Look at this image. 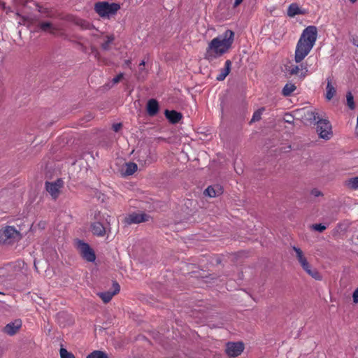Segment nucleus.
<instances>
[{
  "instance_id": "nucleus-1",
  "label": "nucleus",
  "mask_w": 358,
  "mask_h": 358,
  "mask_svg": "<svg viewBox=\"0 0 358 358\" xmlns=\"http://www.w3.org/2000/svg\"><path fill=\"white\" fill-rule=\"evenodd\" d=\"M234 40V32L227 29L222 34L214 38L206 48L204 58L213 62L228 52Z\"/></svg>"
},
{
  "instance_id": "nucleus-2",
  "label": "nucleus",
  "mask_w": 358,
  "mask_h": 358,
  "mask_svg": "<svg viewBox=\"0 0 358 358\" xmlns=\"http://www.w3.org/2000/svg\"><path fill=\"white\" fill-rule=\"evenodd\" d=\"M317 35V28L314 25L308 26L303 30L296 45L294 52L296 63L301 62L310 52L316 43Z\"/></svg>"
},
{
  "instance_id": "nucleus-3",
  "label": "nucleus",
  "mask_w": 358,
  "mask_h": 358,
  "mask_svg": "<svg viewBox=\"0 0 358 358\" xmlns=\"http://www.w3.org/2000/svg\"><path fill=\"white\" fill-rule=\"evenodd\" d=\"M21 238V233L14 226L5 225L0 228V245H12Z\"/></svg>"
},
{
  "instance_id": "nucleus-4",
  "label": "nucleus",
  "mask_w": 358,
  "mask_h": 358,
  "mask_svg": "<svg viewBox=\"0 0 358 358\" xmlns=\"http://www.w3.org/2000/svg\"><path fill=\"white\" fill-rule=\"evenodd\" d=\"M310 120L316 122L317 132L321 138L329 140L332 137V127L328 120L321 118L317 112L310 113Z\"/></svg>"
},
{
  "instance_id": "nucleus-5",
  "label": "nucleus",
  "mask_w": 358,
  "mask_h": 358,
  "mask_svg": "<svg viewBox=\"0 0 358 358\" xmlns=\"http://www.w3.org/2000/svg\"><path fill=\"white\" fill-rule=\"evenodd\" d=\"M120 9V5L117 3L99 1L94 4L95 12L102 18H110L115 15Z\"/></svg>"
},
{
  "instance_id": "nucleus-6",
  "label": "nucleus",
  "mask_w": 358,
  "mask_h": 358,
  "mask_svg": "<svg viewBox=\"0 0 358 358\" xmlns=\"http://www.w3.org/2000/svg\"><path fill=\"white\" fill-rule=\"evenodd\" d=\"M76 246L84 259L89 262H94L95 261V253L88 243L81 240H76Z\"/></svg>"
},
{
  "instance_id": "nucleus-7",
  "label": "nucleus",
  "mask_w": 358,
  "mask_h": 358,
  "mask_svg": "<svg viewBox=\"0 0 358 358\" xmlns=\"http://www.w3.org/2000/svg\"><path fill=\"white\" fill-rule=\"evenodd\" d=\"M22 272L20 269H16L15 266L8 265L7 267L0 271V275L3 278L5 282L9 283L17 280Z\"/></svg>"
},
{
  "instance_id": "nucleus-8",
  "label": "nucleus",
  "mask_w": 358,
  "mask_h": 358,
  "mask_svg": "<svg viewBox=\"0 0 358 358\" xmlns=\"http://www.w3.org/2000/svg\"><path fill=\"white\" fill-rule=\"evenodd\" d=\"M62 186L63 181L61 179H57L55 182H45V189L53 199H57L58 198Z\"/></svg>"
},
{
  "instance_id": "nucleus-9",
  "label": "nucleus",
  "mask_w": 358,
  "mask_h": 358,
  "mask_svg": "<svg viewBox=\"0 0 358 358\" xmlns=\"http://www.w3.org/2000/svg\"><path fill=\"white\" fill-rule=\"evenodd\" d=\"M244 350V345L242 342H228L226 344V353L229 357H237L240 355Z\"/></svg>"
},
{
  "instance_id": "nucleus-10",
  "label": "nucleus",
  "mask_w": 358,
  "mask_h": 358,
  "mask_svg": "<svg viewBox=\"0 0 358 358\" xmlns=\"http://www.w3.org/2000/svg\"><path fill=\"white\" fill-rule=\"evenodd\" d=\"M289 75H298L301 79H303L308 74V68L306 65L301 64L300 66L291 65L287 69Z\"/></svg>"
},
{
  "instance_id": "nucleus-11",
  "label": "nucleus",
  "mask_w": 358,
  "mask_h": 358,
  "mask_svg": "<svg viewBox=\"0 0 358 358\" xmlns=\"http://www.w3.org/2000/svg\"><path fill=\"white\" fill-rule=\"evenodd\" d=\"M113 291L103 292L97 294L105 303H108L112 299L113 296L117 294L120 290V285L115 281L113 282Z\"/></svg>"
},
{
  "instance_id": "nucleus-12",
  "label": "nucleus",
  "mask_w": 358,
  "mask_h": 358,
  "mask_svg": "<svg viewBox=\"0 0 358 358\" xmlns=\"http://www.w3.org/2000/svg\"><path fill=\"white\" fill-rule=\"evenodd\" d=\"M149 216L145 213H133L128 215L126 222L128 224H138L148 220Z\"/></svg>"
},
{
  "instance_id": "nucleus-13",
  "label": "nucleus",
  "mask_w": 358,
  "mask_h": 358,
  "mask_svg": "<svg viewBox=\"0 0 358 358\" xmlns=\"http://www.w3.org/2000/svg\"><path fill=\"white\" fill-rule=\"evenodd\" d=\"M308 10L301 8L296 3H292L288 6L287 14L289 17H293L297 15H306Z\"/></svg>"
},
{
  "instance_id": "nucleus-14",
  "label": "nucleus",
  "mask_w": 358,
  "mask_h": 358,
  "mask_svg": "<svg viewBox=\"0 0 358 358\" xmlns=\"http://www.w3.org/2000/svg\"><path fill=\"white\" fill-rule=\"evenodd\" d=\"M21 326L22 321L20 320H16L14 322L7 324L3 328V331L9 336H13L20 329Z\"/></svg>"
},
{
  "instance_id": "nucleus-15",
  "label": "nucleus",
  "mask_w": 358,
  "mask_h": 358,
  "mask_svg": "<svg viewBox=\"0 0 358 358\" xmlns=\"http://www.w3.org/2000/svg\"><path fill=\"white\" fill-rule=\"evenodd\" d=\"M300 265L303 269L313 278L317 280H322V276L320 273L316 269L312 268L311 266L307 260L301 263Z\"/></svg>"
},
{
  "instance_id": "nucleus-16",
  "label": "nucleus",
  "mask_w": 358,
  "mask_h": 358,
  "mask_svg": "<svg viewBox=\"0 0 358 358\" xmlns=\"http://www.w3.org/2000/svg\"><path fill=\"white\" fill-rule=\"evenodd\" d=\"M166 117L169 120V121L172 124H176L180 122L182 119V115L180 113L177 112L176 110H166L164 112Z\"/></svg>"
},
{
  "instance_id": "nucleus-17",
  "label": "nucleus",
  "mask_w": 358,
  "mask_h": 358,
  "mask_svg": "<svg viewBox=\"0 0 358 358\" xmlns=\"http://www.w3.org/2000/svg\"><path fill=\"white\" fill-rule=\"evenodd\" d=\"M93 234L98 236H103L106 232V228L100 222H95L91 225Z\"/></svg>"
},
{
  "instance_id": "nucleus-18",
  "label": "nucleus",
  "mask_w": 358,
  "mask_h": 358,
  "mask_svg": "<svg viewBox=\"0 0 358 358\" xmlns=\"http://www.w3.org/2000/svg\"><path fill=\"white\" fill-rule=\"evenodd\" d=\"M223 192L222 187L218 185L209 186L206 189L204 194L210 197H215Z\"/></svg>"
},
{
  "instance_id": "nucleus-19",
  "label": "nucleus",
  "mask_w": 358,
  "mask_h": 358,
  "mask_svg": "<svg viewBox=\"0 0 358 358\" xmlns=\"http://www.w3.org/2000/svg\"><path fill=\"white\" fill-rule=\"evenodd\" d=\"M231 68V62L228 59L224 63V67L220 70L219 74L217 76L216 80L218 81L224 80L230 73Z\"/></svg>"
},
{
  "instance_id": "nucleus-20",
  "label": "nucleus",
  "mask_w": 358,
  "mask_h": 358,
  "mask_svg": "<svg viewBox=\"0 0 358 358\" xmlns=\"http://www.w3.org/2000/svg\"><path fill=\"white\" fill-rule=\"evenodd\" d=\"M159 111V103L157 100L151 99L147 103V113L150 116H155Z\"/></svg>"
},
{
  "instance_id": "nucleus-21",
  "label": "nucleus",
  "mask_w": 358,
  "mask_h": 358,
  "mask_svg": "<svg viewBox=\"0 0 358 358\" xmlns=\"http://www.w3.org/2000/svg\"><path fill=\"white\" fill-rule=\"evenodd\" d=\"M336 88L332 85V80L330 78H327L325 98L328 101L331 100L336 94Z\"/></svg>"
},
{
  "instance_id": "nucleus-22",
  "label": "nucleus",
  "mask_w": 358,
  "mask_h": 358,
  "mask_svg": "<svg viewBox=\"0 0 358 358\" xmlns=\"http://www.w3.org/2000/svg\"><path fill=\"white\" fill-rule=\"evenodd\" d=\"M137 165L134 162L126 163L122 169V174L124 176H131L137 171Z\"/></svg>"
},
{
  "instance_id": "nucleus-23",
  "label": "nucleus",
  "mask_w": 358,
  "mask_h": 358,
  "mask_svg": "<svg viewBox=\"0 0 358 358\" xmlns=\"http://www.w3.org/2000/svg\"><path fill=\"white\" fill-rule=\"evenodd\" d=\"M38 27L41 31L51 34H55L57 31V29L49 22H42Z\"/></svg>"
},
{
  "instance_id": "nucleus-24",
  "label": "nucleus",
  "mask_w": 358,
  "mask_h": 358,
  "mask_svg": "<svg viewBox=\"0 0 358 358\" xmlns=\"http://www.w3.org/2000/svg\"><path fill=\"white\" fill-rule=\"evenodd\" d=\"M296 89V87L294 84L292 83H288L285 84L282 90V94L285 96H290Z\"/></svg>"
},
{
  "instance_id": "nucleus-25",
  "label": "nucleus",
  "mask_w": 358,
  "mask_h": 358,
  "mask_svg": "<svg viewBox=\"0 0 358 358\" xmlns=\"http://www.w3.org/2000/svg\"><path fill=\"white\" fill-rule=\"evenodd\" d=\"M292 249L296 253V257L299 262V264L305 262L307 260L306 257H305L303 251L299 248H297L296 246H293L292 247Z\"/></svg>"
},
{
  "instance_id": "nucleus-26",
  "label": "nucleus",
  "mask_w": 358,
  "mask_h": 358,
  "mask_svg": "<svg viewBox=\"0 0 358 358\" xmlns=\"http://www.w3.org/2000/svg\"><path fill=\"white\" fill-rule=\"evenodd\" d=\"M86 358H109L108 355L101 350H94L87 356Z\"/></svg>"
},
{
  "instance_id": "nucleus-27",
  "label": "nucleus",
  "mask_w": 358,
  "mask_h": 358,
  "mask_svg": "<svg viewBox=\"0 0 358 358\" xmlns=\"http://www.w3.org/2000/svg\"><path fill=\"white\" fill-rule=\"evenodd\" d=\"M265 110L264 107H262L257 110L252 115L250 123L259 121L261 120L263 112Z\"/></svg>"
},
{
  "instance_id": "nucleus-28",
  "label": "nucleus",
  "mask_w": 358,
  "mask_h": 358,
  "mask_svg": "<svg viewBox=\"0 0 358 358\" xmlns=\"http://www.w3.org/2000/svg\"><path fill=\"white\" fill-rule=\"evenodd\" d=\"M345 185H346V186H348V187H350L351 189H357L358 188V177H353V178L348 179V180H346Z\"/></svg>"
},
{
  "instance_id": "nucleus-29",
  "label": "nucleus",
  "mask_w": 358,
  "mask_h": 358,
  "mask_svg": "<svg viewBox=\"0 0 358 358\" xmlns=\"http://www.w3.org/2000/svg\"><path fill=\"white\" fill-rule=\"evenodd\" d=\"M115 38L113 35L107 36L106 41L101 44L102 49L105 50H108L109 49L110 45L113 43Z\"/></svg>"
},
{
  "instance_id": "nucleus-30",
  "label": "nucleus",
  "mask_w": 358,
  "mask_h": 358,
  "mask_svg": "<svg viewBox=\"0 0 358 358\" xmlns=\"http://www.w3.org/2000/svg\"><path fill=\"white\" fill-rule=\"evenodd\" d=\"M346 100H347V104L348 107L353 110L355 108V102H354V98L350 92H348L346 94Z\"/></svg>"
},
{
  "instance_id": "nucleus-31",
  "label": "nucleus",
  "mask_w": 358,
  "mask_h": 358,
  "mask_svg": "<svg viewBox=\"0 0 358 358\" xmlns=\"http://www.w3.org/2000/svg\"><path fill=\"white\" fill-rule=\"evenodd\" d=\"M59 355L61 358H76L73 353L69 352L64 348H60Z\"/></svg>"
},
{
  "instance_id": "nucleus-32",
  "label": "nucleus",
  "mask_w": 358,
  "mask_h": 358,
  "mask_svg": "<svg viewBox=\"0 0 358 358\" xmlns=\"http://www.w3.org/2000/svg\"><path fill=\"white\" fill-rule=\"evenodd\" d=\"M312 228L315 231L322 232L327 229V227L322 224H315L312 226Z\"/></svg>"
},
{
  "instance_id": "nucleus-33",
  "label": "nucleus",
  "mask_w": 358,
  "mask_h": 358,
  "mask_svg": "<svg viewBox=\"0 0 358 358\" xmlns=\"http://www.w3.org/2000/svg\"><path fill=\"white\" fill-rule=\"evenodd\" d=\"M123 76L124 74L122 73H119L117 76L113 78V83L114 84L117 83L123 78Z\"/></svg>"
},
{
  "instance_id": "nucleus-34",
  "label": "nucleus",
  "mask_w": 358,
  "mask_h": 358,
  "mask_svg": "<svg viewBox=\"0 0 358 358\" xmlns=\"http://www.w3.org/2000/svg\"><path fill=\"white\" fill-rule=\"evenodd\" d=\"M353 302L358 303V287L354 291L352 294Z\"/></svg>"
},
{
  "instance_id": "nucleus-35",
  "label": "nucleus",
  "mask_w": 358,
  "mask_h": 358,
  "mask_svg": "<svg viewBox=\"0 0 358 358\" xmlns=\"http://www.w3.org/2000/svg\"><path fill=\"white\" fill-rule=\"evenodd\" d=\"M121 127H122L121 123H116L113 125V129L115 132L118 131Z\"/></svg>"
},
{
  "instance_id": "nucleus-36",
  "label": "nucleus",
  "mask_w": 358,
  "mask_h": 358,
  "mask_svg": "<svg viewBox=\"0 0 358 358\" xmlns=\"http://www.w3.org/2000/svg\"><path fill=\"white\" fill-rule=\"evenodd\" d=\"M311 194L315 197H317L321 195V192L318 189H314L311 191Z\"/></svg>"
},
{
  "instance_id": "nucleus-37",
  "label": "nucleus",
  "mask_w": 358,
  "mask_h": 358,
  "mask_svg": "<svg viewBox=\"0 0 358 358\" xmlns=\"http://www.w3.org/2000/svg\"><path fill=\"white\" fill-rule=\"evenodd\" d=\"M243 0H235L234 3V7L236 8L242 3Z\"/></svg>"
},
{
  "instance_id": "nucleus-38",
  "label": "nucleus",
  "mask_w": 358,
  "mask_h": 358,
  "mask_svg": "<svg viewBox=\"0 0 358 358\" xmlns=\"http://www.w3.org/2000/svg\"><path fill=\"white\" fill-rule=\"evenodd\" d=\"M353 44H354L355 46L358 47V39H357V40H354V41H353Z\"/></svg>"
},
{
  "instance_id": "nucleus-39",
  "label": "nucleus",
  "mask_w": 358,
  "mask_h": 358,
  "mask_svg": "<svg viewBox=\"0 0 358 358\" xmlns=\"http://www.w3.org/2000/svg\"><path fill=\"white\" fill-rule=\"evenodd\" d=\"M139 66H145V61L143 60L140 64H139Z\"/></svg>"
},
{
  "instance_id": "nucleus-40",
  "label": "nucleus",
  "mask_w": 358,
  "mask_h": 358,
  "mask_svg": "<svg viewBox=\"0 0 358 358\" xmlns=\"http://www.w3.org/2000/svg\"><path fill=\"white\" fill-rule=\"evenodd\" d=\"M143 69H144V66H139V71H140V72L143 71Z\"/></svg>"
},
{
  "instance_id": "nucleus-41",
  "label": "nucleus",
  "mask_w": 358,
  "mask_h": 358,
  "mask_svg": "<svg viewBox=\"0 0 358 358\" xmlns=\"http://www.w3.org/2000/svg\"><path fill=\"white\" fill-rule=\"evenodd\" d=\"M125 64H126L127 65H129V64H131L130 60H126V61H125Z\"/></svg>"
},
{
  "instance_id": "nucleus-42",
  "label": "nucleus",
  "mask_w": 358,
  "mask_h": 358,
  "mask_svg": "<svg viewBox=\"0 0 358 358\" xmlns=\"http://www.w3.org/2000/svg\"><path fill=\"white\" fill-rule=\"evenodd\" d=\"M34 269L35 271H38V268L36 266V262H34Z\"/></svg>"
},
{
  "instance_id": "nucleus-43",
  "label": "nucleus",
  "mask_w": 358,
  "mask_h": 358,
  "mask_svg": "<svg viewBox=\"0 0 358 358\" xmlns=\"http://www.w3.org/2000/svg\"><path fill=\"white\" fill-rule=\"evenodd\" d=\"M350 3H355L357 0H349Z\"/></svg>"
},
{
  "instance_id": "nucleus-44",
  "label": "nucleus",
  "mask_w": 358,
  "mask_h": 358,
  "mask_svg": "<svg viewBox=\"0 0 358 358\" xmlns=\"http://www.w3.org/2000/svg\"><path fill=\"white\" fill-rule=\"evenodd\" d=\"M287 122H290V119H288L287 120H286Z\"/></svg>"
},
{
  "instance_id": "nucleus-45",
  "label": "nucleus",
  "mask_w": 358,
  "mask_h": 358,
  "mask_svg": "<svg viewBox=\"0 0 358 358\" xmlns=\"http://www.w3.org/2000/svg\"><path fill=\"white\" fill-rule=\"evenodd\" d=\"M287 122H290V119H288L287 120H286Z\"/></svg>"
}]
</instances>
